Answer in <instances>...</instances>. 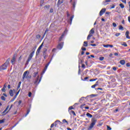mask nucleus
Instances as JSON below:
<instances>
[{"mask_svg":"<svg viewBox=\"0 0 130 130\" xmlns=\"http://www.w3.org/2000/svg\"><path fill=\"white\" fill-rule=\"evenodd\" d=\"M90 97H96V96H97L96 94H91Z\"/></svg>","mask_w":130,"mask_h":130,"instance_id":"nucleus-45","label":"nucleus"},{"mask_svg":"<svg viewBox=\"0 0 130 130\" xmlns=\"http://www.w3.org/2000/svg\"><path fill=\"white\" fill-rule=\"evenodd\" d=\"M48 32V29H46L45 31V33L44 34V35L43 36H45V34H46V32Z\"/></svg>","mask_w":130,"mask_h":130,"instance_id":"nucleus-46","label":"nucleus"},{"mask_svg":"<svg viewBox=\"0 0 130 130\" xmlns=\"http://www.w3.org/2000/svg\"><path fill=\"white\" fill-rule=\"evenodd\" d=\"M9 108H10V106H8L6 109L4 110V111L3 112L2 114L3 115H5L8 113V110H9Z\"/></svg>","mask_w":130,"mask_h":130,"instance_id":"nucleus-7","label":"nucleus"},{"mask_svg":"<svg viewBox=\"0 0 130 130\" xmlns=\"http://www.w3.org/2000/svg\"><path fill=\"white\" fill-rule=\"evenodd\" d=\"M54 126V123H52V124L51 125L50 127H51V128H52V127H53Z\"/></svg>","mask_w":130,"mask_h":130,"instance_id":"nucleus-60","label":"nucleus"},{"mask_svg":"<svg viewBox=\"0 0 130 130\" xmlns=\"http://www.w3.org/2000/svg\"><path fill=\"white\" fill-rule=\"evenodd\" d=\"M77 4V2L74 1L72 3V8L73 9V10H75V8H76V5Z\"/></svg>","mask_w":130,"mask_h":130,"instance_id":"nucleus-11","label":"nucleus"},{"mask_svg":"<svg viewBox=\"0 0 130 130\" xmlns=\"http://www.w3.org/2000/svg\"><path fill=\"white\" fill-rule=\"evenodd\" d=\"M120 63L121 64H124L125 63V61L124 60H121L120 61Z\"/></svg>","mask_w":130,"mask_h":130,"instance_id":"nucleus-20","label":"nucleus"},{"mask_svg":"<svg viewBox=\"0 0 130 130\" xmlns=\"http://www.w3.org/2000/svg\"><path fill=\"white\" fill-rule=\"evenodd\" d=\"M63 46V42H61L58 44L57 47L58 49H61V48H62Z\"/></svg>","mask_w":130,"mask_h":130,"instance_id":"nucleus-9","label":"nucleus"},{"mask_svg":"<svg viewBox=\"0 0 130 130\" xmlns=\"http://www.w3.org/2000/svg\"><path fill=\"white\" fill-rule=\"evenodd\" d=\"M28 73V71H25L23 76H22V79L21 80L22 82H24V81L25 80V78H26L27 79V78H28V76H27V73Z\"/></svg>","mask_w":130,"mask_h":130,"instance_id":"nucleus-4","label":"nucleus"},{"mask_svg":"<svg viewBox=\"0 0 130 130\" xmlns=\"http://www.w3.org/2000/svg\"><path fill=\"white\" fill-rule=\"evenodd\" d=\"M69 110H72V109H74V108L73 107V106H71L69 107Z\"/></svg>","mask_w":130,"mask_h":130,"instance_id":"nucleus-49","label":"nucleus"},{"mask_svg":"<svg viewBox=\"0 0 130 130\" xmlns=\"http://www.w3.org/2000/svg\"><path fill=\"white\" fill-rule=\"evenodd\" d=\"M86 106V104H83L81 105L80 107H81V108H83L84 107V106Z\"/></svg>","mask_w":130,"mask_h":130,"instance_id":"nucleus-40","label":"nucleus"},{"mask_svg":"<svg viewBox=\"0 0 130 130\" xmlns=\"http://www.w3.org/2000/svg\"><path fill=\"white\" fill-rule=\"evenodd\" d=\"M50 13H53V9H52V8L50 9Z\"/></svg>","mask_w":130,"mask_h":130,"instance_id":"nucleus-50","label":"nucleus"},{"mask_svg":"<svg viewBox=\"0 0 130 130\" xmlns=\"http://www.w3.org/2000/svg\"><path fill=\"white\" fill-rule=\"evenodd\" d=\"M35 51H33L31 53H30L27 58V59L26 62V64H28L29 62H30V60L32 59V57H33V56L34 55Z\"/></svg>","mask_w":130,"mask_h":130,"instance_id":"nucleus-3","label":"nucleus"},{"mask_svg":"<svg viewBox=\"0 0 130 130\" xmlns=\"http://www.w3.org/2000/svg\"><path fill=\"white\" fill-rule=\"evenodd\" d=\"M107 130H111V127L110 126L107 125Z\"/></svg>","mask_w":130,"mask_h":130,"instance_id":"nucleus-42","label":"nucleus"},{"mask_svg":"<svg viewBox=\"0 0 130 130\" xmlns=\"http://www.w3.org/2000/svg\"><path fill=\"white\" fill-rule=\"evenodd\" d=\"M85 98L84 97H82L80 100H79V102H81V101H83V99Z\"/></svg>","mask_w":130,"mask_h":130,"instance_id":"nucleus-51","label":"nucleus"},{"mask_svg":"<svg viewBox=\"0 0 130 130\" xmlns=\"http://www.w3.org/2000/svg\"><path fill=\"white\" fill-rule=\"evenodd\" d=\"M43 46V43L39 46L38 49H40V50H41V49L42 48Z\"/></svg>","mask_w":130,"mask_h":130,"instance_id":"nucleus-32","label":"nucleus"},{"mask_svg":"<svg viewBox=\"0 0 130 130\" xmlns=\"http://www.w3.org/2000/svg\"><path fill=\"white\" fill-rule=\"evenodd\" d=\"M100 60L102 61L104 60V57H100L99 58Z\"/></svg>","mask_w":130,"mask_h":130,"instance_id":"nucleus-35","label":"nucleus"},{"mask_svg":"<svg viewBox=\"0 0 130 130\" xmlns=\"http://www.w3.org/2000/svg\"><path fill=\"white\" fill-rule=\"evenodd\" d=\"M115 35L117 37H118V36H119V35H120V33H116Z\"/></svg>","mask_w":130,"mask_h":130,"instance_id":"nucleus-44","label":"nucleus"},{"mask_svg":"<svg viewBox=\"0 0 130 130\" xmlns=\"http://www.w3.org/2000/svg\"><path fill=\"white\" fill-rule=\"evenodd\" d=\"M5 120H6V119H3L2 120H0V124L4 123Z\"/></svg>","mask_w":130,"mask_h":130,"instance_id":"nucleus-26","label":"nucleus"},{"mask_svg":"<svg viewBox=\"0 0 130 130\" xmlns=\"http://www.w3.org/2000/svg\"><path fill=\"white\" fill-rule=\"evenodd\" d=\"M21 103H22V101L20 100V101L18 102V105H21Z\"/></svg>","mask_w":130,"mask_h":130,"instance_id":"nucleus-58","label":"nucleus"},{"mask_svg":"<svg viewBox=\"0 0 130 130\" xmlns=\"http://www.w3.org/2000/svg\"><path fill=\"white\" fill-rule=\"evenodd\" d=\"M63 3V0H58V3L57 4V6H59V5H61V4Z\"/></svg>","mask_w":130,"mask_h":130,"instance_id":"nucleus-13","label":"nucleus"},{"mask_svg":"<svg viewBox=\"0 0 130 130\" xmlns=\"http://www.w3.org/2000/svg\"><path fill=\"white\" fill-rule=\"evenodd\" d=\"M81 49L83 51H86V48H84L83 47L81 48Z\"/></svg>","mask_w":130,"mask_h":130,"instance_id":"nucleus-39","label":"nucleus"},{"mask_svg":"<svg viewBox=\"0 0 130 130\" xmlns=\"http://www.w3.org/2000/svg\"><path fill=\"white\" fill-rule=\"evenodd\" d=\"M29 112H30V109H28L27 110L26 114L25 115V117L27 116L29 114Z\"/></svg>","mask_w":130,"mask_h":130,"instance_id":"nucleus-23","label":"nucleus"},{"mask_svg":"<svg viewBox=\"0 0 130 130\" xmlns=\"http://www.w3.org/2000/svg\"><path fill=\"white\" fill-rule=\"evenodd\" d=\"M41 37L40 35H37V38L39 39Z\"/></svg>","mask_w":130,"mask_h":130,"instance_id":"nucleus-55","label":"nucleus"},{"mask_svg":"<svg viewBox=\"0 0 130 130\" xmlns=\"http://www.w3.org/2000/svg\"><path fill=\"white\" fill-rule=\"evenodd\" d=\"M122 45H123L124 46H127V44H126V43H124Z\"/></svg>","mask_w":130,"mask_h":130,"instance_id":"nucleus-56","label":"nucleus"},{"mask_svg":"<svg viewBox=\"0 0 130 130\" xmlns=\"http://www.w3.org/2000/svg\"><path fill=\"white\" fill-rule=\"evenodd\" d=\"M17 56L16 54H14L12 59H11V63L12 64H15V62L16 61V57Z\"/></svg>","mask_w":130,"mask_h":130,"instance_id":"nucleus-5","label":"nucleus"},{"mask_svg":"<svg viewBox=\"0 0 130 130\" xmlns=\"http://www.w3.org/2000/svg\"><path fill=\"white\" fill-rule=\"evenodd\" d=\"M47 51V49L45 48L43 51V56H45L46 55V52Z\"/></svg>","mask_w":130,"mask_h":130,"instance_id":"nucleus-14","label":"nucleus"},{"mask_svg":"<svg viewBox=\"0 0 130 130\" xmlns=\"http://www.w3.org/2000/svg\"><path fill=\"white\" fill-rule=\"evenodd\" d=\"M38 80H39V76H38L37 78H36L35 81L34 82V84L35 85H38V84H39V83H40L41 81V79H40L39 80V82H38Z\"/></svg>","mask_w":130,"mask_h":130,"instance_id":"nucleus-6","label":"nucleus"},{"mask_svg":"<svg viewBox=\"0 0 130 130\" xmlns=\"http://www.w3.org/2000/svg\"><path fill=\"white\" fill-rule=\"evenodd\" d=\"M37 75H38V72H35L33 75L34 78H36V77H37Z\"/></svg>","mask_w":130,"mask_h":130,"instance_id":"nucleus-22","label":"nucleus"},{"mask_svg":"<svg viewBox=\"0 0 130 130\" xmlns=\"http://www.w3.org/2000/svg\"><path fill=\"white\" fill-rule=\"evenodd\" d=\"M50 7V6H49V5H46L44 6V8L45 9H49Z\"/></svg>","mask_w":130,"mask_h":130,"instance_id":"nucleus-33","label":"nucleus"},{"mask_svg":"<svg viewBox=\"0 0 130 130\" xmlns=\"http://www.w3.org/2000/svg\"><path fill=\"white\" fill-rule=\"evenodd\" d=\"M58 124V122H56V121H55L54 124V126H55V127H56Z\"/></svg>","mask_w":130,"mask_h":130,"instance_id":"nucleus-37","label":"nucleus"},{"mask_svg":"<svg viewBox=\"0 0 130 130\" xmlns=\"http://www.w3.org/2000/svg\"><path fill=\"white\" fill-rule=\"evenodd\" d=\"M113 26L115 28V27H116L117 26L116 23H115V22L113 23Z\"/></svg>","mask_w":130,"mask_h":130,"instance_id":"nucleus-48","label":"nucleus"},{"mask_svg":"<svg viewBox=\"0 0 130 130\" xmlns=\"http://www.w3.org/2000/svg\"><path fill=\"white\" fill-rule=\"evenodd\" d=\"M29 112H30V109H28L27 110L26 114L25 115V117L27 116L29 114Z\"/></svg>","mask_w":130,"mask_h":130,"instance_id":"nucleus-24","label":"nucleus"},{"mask_svg":"<svg viewBox=\"0 0 130 130\" xmlns=\"http://www.w3.org/2000/svg\"><path fill=\"white\" fill-rule=\"evenodd\" d=\"M97 122V119H96V118L93 117L91 118V123L90 124V126L88 127V129H92L93 127H94V125L96 124V123Z\"/></svg>","mask_w":130,"mask_h":130,"instance_id":"nucleus-2","label":"nucleus"},{"mask_svg":"<svg viewBox=\"0 0 130 130\" xmlns=\"http://www.w3.org/2000/svg\"><path fill=\"white\" fill-rule=\"evenodd\" d=\"M90 45L91 46H96L95 44H91Z\"/></svg>","mask_w":130,"mask_h":130,"instance_id":"nucleus-61","label":"nucleus"},{"mask_svg":"<svg viewBox=\"0 0 130 130\" xmlns=\"http://www.w3.org/2000/svg\"><path fill=\"white\" fill-rule=\"evenodd\" d=\"M86 116H87V117H89V118H92V117H93V116L89 113H86Z\"/></svg>","mask_w":130,"mask_h":130,"instance_id":"nucleus-16","label":"nucleus"},{"mask_svg":"<svg viewBox=\"0 0 130 130\" xmlns=\"http://www.w3.org/2000/svg\"><path fill=\"white\" fill-rule=\"evenodd\" d=\"M119 6L121 9H123L124 8V5L122 3L119 4Z\"/></svg>","mask_w":130,"mask_h":130,"instance_id":"nucleus-29","label":"nucleus"},{"mask_svg":"<svg viewBox=\"0 0 130 130\" xmlns=\"http://www.w3.org/2000/svg\"><path fill=\"white\" fill-rule=\"evenodd\" d=\"M31 95H32V93L31 92H29L28 93V97H30Z\"/></svg>","mask_w":130,"mask_h":130,"instance_id":"nucleus-54","label":"nucleus"},{"mask_svg":"<svg viewBox=\"0 0 130 130\" xmlns=\"http://www.w3.org/2000/svg\"><path fill=\"white\" fill-rule=\"evenodd\" d=\"M2 91H3V92H6V88L5 87H3L2 89Z\"/></svg>","mask_w":130,"mask_h":130,"instance_id":"nucleus-36","label":"nucleus"},{"mask_svg":"<svg viewBox=\"0 0 130 130\" xmlns=\"http://www.w3.org/2000/svg\"><path fill=\"white\" fill-rule=\"evenodd\" d=\"M126 67H130V63H127L126 64Z\"/></svg>","mask_w":130,"mask_h":130,"instance_id":"nucleus-59","label":"nucleus"},{"mask_svg":"<svg viewBox=\"0 0 130 130\" xmlns=\"http://www.w3.org/2000/svg\"><path fill=\"white\" fill-rule=\"evenodd\" d=\"M9 94H10V96H11V97H13V96H14V93L13 92V90L11 89L9 91Z\"/></svg>","mask_w":130,"mask_h":130,"instance_id":"nucleus-17","label":"nucleus"},{"mask_svg":"<svg viewBox=\"0 0 130 130\" xmlns=\"http://www.w3.org/2000/svg\"><path fill=\"white\" fill-rule=\"evenodd\" d=\"M10 60L11 59H10V58L7 59L6 62L0 67V71H2V70H6L8 68V66H9V63H10Z\"/></svg>","mask_w":130,"mask_h":130,"instance_id":"nucleus-1","label":"nucleus"},{"mask_svg":"<svg viewBox=\"0 0 130 130\" xmlns=\"http://www.w3.org/2000/svg\"><path fill=\"white\" fill-rule=\"evenodd\" d=\"M128 22H129V23H130V16H129V17H128Z\"/></svg>","mask_w":130,"mask_h":130,"instance_id":"nucleus-64","label":"nucleus"},{"mask_svg":"<svg viewBox=\"0 0 130 130\" xmlns=\"http://www.w3.org/2000/svg\"><path fill=\"white\" fill-rule=\"evenodd\" d=\"M56 122H58V124H60V125H62V122H60L59 120L56 121Z\"/></svg>","mask_w":130,"mask_h":130,"instance_id":"nucleus-28","label":"nucleus"},{"mask_svg":"<svg viewBox=\"0 0 130 130\" xmlns=\"http://www.w3.org/2000/svg\"><path fill=\"white\" fill-rule=\"evenodd\" d=\"M96 80H97V78L91 79H90L89 81H90V82H94V81H96Z\"/></svg>","mask_w":130,"mask_h":130,"instance_id":"nucleus-31","label":"nucleus"},{"mask_svg":"<svg viewBox=\"0 0 130 130\" xmlns=\"http://www.w3.org/2000/svg\"><path fill=\"white\" fill-rule=\"evenodd\" d=\"M67 17H70V14L69 13V11H67Z\"/></svg>","mask_w":130,"mask_h":130,"instance_id":"nucleus-57","label":"nucleus"},{"mask_svg":"<svg viewBox=\"0 0 130 130\" xmlns=\"http://www.w3.org/2000/svg\"><path fill=\"white\" fill-rule=\"evenodd\" d=\"M129 34V31H126L125 33V35H126V38H127V39H130V37L129 36H128Z\"/></svg>","mask_w":130,"mask_h":130,"instance_id":"nucleus-12","label":"nucleus"},{"mask_svg":"<svg viewBox=\"0 0 130 130\" xmlns=\"http://www.w3.org/2000/svg\"><path fill=\"white\" fill-rule=\"evenodd\" d=\"M104 47H109V45H103Z\"/></svg>","mask_w":130,"mask_h":130,"instance_id":"nucleus-52","label":"nucleus"},{"mask_svg":"<svg viewBox=\"0 0 130 130\" xmlns=\"http://www.w3.org/2000/svg\"><path fill=\"white\" fill-rule=\"evenodd\" d=\"M23 57H22V55L20 56L18 59V61H21V59H22Z\"/></svg>","mask_w":130,"mask_h":130,"instance_id":"nucleus-41","label":"nucleus"},{"mask_svg":"<svg viewBox=\"0 0 130 130\" xmlns=\"http://www.w3.org/2000/svg\"><path fill=\"white\" fill-rule=\"evenodd\" d=\"M106 11V9L103 8L100 12V16H102V15H103Z\"/></svg>","mask_w":130,"mask_h":130,"instance_id":"nucleus-10","label":"nucleus"},{"mask_svg":"<svg viewBox=\"0 0 130 130\" xmlns=\"http://www.w3.org/2000/svg\"><path fill=\"white\" fill-rule=\"evenodd\" d=\"M113 71H116V67H113Z\"/></svg>","mask_w":130,"mask_h":130,"instance_id":"nucleus-62","label":"nucleus"},{"mask_svg":"<svg viewBox=\"0 0 130 130\" xmlns=\"http://www.w3.org/2000/svg\"><path fill=\"white\" fill-rule=\"evenodd\" d=\"M71 112L72 113V114H73V115H76V113H75V111H71Z\"/></svg>","mask_w":130,"mask_h":130,"instance_id":"nucleus-43","label":"nucleus"},{"mask_svg":"<svg viewBox=\"0 0 130 130\" xmlns=\"http://www.w3.org/2000/svg\"><path fill=\"white\" fill-rule=\"evenodd\" d=\"M92 36H93V35H91V34H89L88 35V36H87V40H89V39H90V38H91V37H92Z\"/></svg>","mask_w":130,"mask_h":130,"instance_id":"nucleus-25","label":"nucleus"},{"mask_svg":"<svg viewBox=\"0 0 130 130\" xmlns=\"http://www.w3.org/2000/svg\"><path fill=\"white\" fill-rule=\"evenodd\" d=\"M2 100H3V101H6V98H5L4 96H1Z\"/></svg>","mask_w":130,"mask_h":130,"instance_id":"nucleus-34","label":"nucleus"},{"mask_svg":"<svg viewBox=\"0 0 130 130\" xmlns=\"http://www.w3.org/2000/svg\"><path fill=\"white\" fill-rule=\"evenodd\" d=\"M83 46H85V47L88 46V42H86V41L84 42Z\"/></svg>","mask_w":130,"mask_h":130,"instance_id":"nucleus-21","label":"nucleus"},{"mask_svg":"<svg viewBox=\"0 0 130 130\" xmlns=\"http://www.w3.org/2000/svg\"><path fill=\"white\" fill-rule=\"evenodd\" d=\"M67 32H68V30L65 29V30L64 31L63 34H62L61 36L59 39V41H61V40H62V38H63V37H64V34L67 33Z\"/></svg>","mask_w":130,"mask_h":130,"instance_id":"nucleus-8","label":"nucleus"},{"mask_svg":"<svg viewBox=\"0 0 130 130\" xmlns=\"http://www.w3.org/2000/svg\"><path fill=\"white\" fill-rule=\"evenodd\" d=\"M40 53V49H38L37 52H36V55H38V54H39V53Z\"/></svg>","mask_w":130,"mask_h":130,"instance_id":"nucleus-27","label":"nucleus"},{"mask_svg":"<svg viewBox=\"0 0 130 130\" xmlns=\"http://www.w3.org/2000/svg\"><path fill=\"white\" fill-rule=\"evenodd\" d=\"M129 5V11H130V2H128Z\"/></svg>","mask_w":130,"mask_h":130,"instance_id":"nucleus-63","label":"nucleus"},{"mask_svg":"<svg viewBox=\"0 0 130 130\" xmlns=\"http://www.w3.org/2000/svg\"><path fill=\"white\" fill-rule=\"evenodd\" d=\"M62 121H63V122H64V123H68V121H67V120H66V119H63V120H62Z\"/></svg>","mask_w":130,"mask_h":130,"instance_id":"nucleus-53","label":"nucleus"},{"mask_svg":"<svg viewBox=\"0 0 130 130\" xmlns=\"http://www.w3.org/2000/svg\"><path fill=\"white\" fill-rule=\"evenodd\" d=\"M95 33V31L94 30V28H92L90 31H89V34H91V35H93Z\"/></svg>","mask_w":130,"mask_h":130,"instance_id":"nucleus-15","label":"nucleus"},{"mask_svg":"<svg viewBox=\"0 0 130 130\" xmlns=\"http://www.w3.org/2000/svg\"><path fill=\"white\" fill-rule=\"evenodd\" d=\"M96 86H98V84H94V85L91 86V88H95V87H96Z\"/></svg>","mask_w":130,"mask_h":130,"instance_id":"nucleus-38","label":"nucleus"},{"mask_svg":"<svg viewBox=\"0 0 130 130\" xmlns=\"http://www.w3.org/2000/svg\"><path fill=\"white\" fill-rule=\"evenodd\" d=\"M73 19H74V15L70 17V20L69 21L70 25H72V22L73 21Z\"/></svg>","mask_w":130,"mask_h":130,"instance_id":"nucleus-18","label":"nucleus"},{"mask_svg":"<svg viewBox=\"0 0 130 130\" xmlns=\"http://www.w3.org/2000/svg\"><path fill=\"white\" fill-rule=\"evenodd\" d=\"M47 68H48V66H47V64L45 66V67L44 69V71H43V74H44L45 73V72L46 71V70H47Z\"/></svg>","mask_w":130,"mask_h":130,"instance_id":"nucleus-19","label":"nucleus"},{"mask_svg":"<svg viewBox=\"0 0 130 130\" xmlns=\"http://www.w3.org/2000/svg\"><path fill=\"white\" fill-rule=\"evenodd\" d=\"M119 30H121L122 31H123V27H122V25H119Z\"/></svg>","mask_w":130,"mask_h":130,"instance_id":"nucleus-30","label":"nucleus"},{"mask_svg":"<svg viewBox=\"0 0 130 130\" xmlns=\"http://www.w3.org/2000/svg\"><path fill=\"white\" fill-rule=\"evenodd\" d=\"M122 3H123L124 4H126V0H121Z\"/></svg>","mask_w":130,"mask_h":130,"instance_id":"nucleus-47","label":"nucleus"}]
</instances>
